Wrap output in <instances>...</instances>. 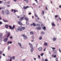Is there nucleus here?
Returning a JSON list of instances; mask_svg holds the SVG:
<instances>
[{
    "label": "nucleus",
    "instance_id": "nucleus-1",
    "mask_svg": "<svg viewBox=\"0 0 61 61\" xmlns=\"http://www.w3.org/2000/svg\"><path fill=\"white\" fill-rule=\"evenodd\" d=\"M25 29V27H22V26H20L18 27V28H16V32H18L19 30L20 31H22Z\"/></svg>",
    "mask_w": 61,
    "mask_h": 61
},
{
    "label": "nucleus",
    "instance_id": "nucleus-2",
    "mask_svg": "<svg viewBox=\"0 0 61 61\" xmlns=\"http://www.w3.org/2000/svg\"><path fill=\"white\" fill-rule=\"evenodd\" d=\"M8 26L9 27V28L10 29H11L12 30L14 29V28H15V25H13L12 27V26L10 25H9L8 26V25H5V27L7 29L8 28Z\"/></svg>",
    "mask_w": 61,
    "mask_h": 61
},
{
    "label": "nucleus",
    "instance_id": "nucleus-3",
    "mask_svg": "<svg viewBox=\"0 0 61 61\" xmlns=\"http://www.w3.org/2000/svg\"><path fill=\"white\" fill-rule=\"evenodd\" d=\"M22 36H23L24 38V39H27V37L26 36H25V35H21Z\"/></svg>",
    "mask_w": 61,
    "mask_h": 61
},
{
    "label": "nucleus",
    "instance_id": "nucleus-4",
    "mask_svg": "<svg viewBox=\"0 0 61 61\" xmlns=\"http://www.w3.org/2000/svg\"><path fill=\"white\" fill-rule=\"evenodd\" d=\"M43 49V48L42 47H40L38 48V50L39 51H41Z\"/></svg>",
    "mask_w": 61,
    "mask_h": 61
},
{
    "label": "nucleus",
    "instance_id": "nucleus-5",
    "mask_svg": "<svg viewBox=\"0 0 61 61\" xmlns=\"http://www.w3.org/2000/svg\"><path fill=\"white\" fill-rule=\"evenodd\" d=\"M5 13H6L7 15H9V11L7 10H6L5 11Z\"/></svg>",
    "mask_w": 61,
    "mask_h": 61
},
{
    "label": "nucleus",
    "instance_id": "nucleus-6",
    "mask_svg": "<svg viewBox=\"0 0 61 61\" xmlns=\"http://www.w3.org/2000/svg\"><path fill=\"white\" fill-rule=\"evenodd\" d=\"M18 23L20 25H23V24L20 21H18Z\"/></svg>",
    "mask_w": 61,
    "mask_h": 61
},
{
    "label": "nucleus",
    "instance_id": "nucleus-7",
    "mask_svg": "<svg viewBox=\"0 0 61 61\" xmlns=\"http://www.w3.org/2000/svg\"><path fill=\"white\" fill-rule=\"evenodd\" d=\"M24 18V17H21L20 18V19H19L20 21H22L23 20V19Z\"/></svg>",
    "mask_w": 61,
    "mask_h": 61
},
{
    "label": "nucleus",
    "instance_id": "nucleus-8",
    "mask_svg": "<svg viewBox=\"0 0 61 61\" xmlns=\"http://www.w3.org/2000/svg\"><path fill=\"white\" fill-rule=\"evenodd\" d=\"M29 6H24L23 7V9H27V8H29Z\"/></svg>",
    "mask_w": 61,
    "mask_h": 61
},
{
    "label": "nucleus",
    "instance_id": "nucleus-9",
    "mask_svg": "<svg viewBox=\"0 0 61 61\" xmlns=\"http://www.w3.org/2000/svg\"><path fill=\"white\" fill-rule=\"evenodd\" d=\"M36 28L37 30H41V27H36Z\"/></svg>",
    "mask_w": 61,
    "mask_h": 61
},
{
    "label": "nucleus",
    "instance_id": "nucleus-10",
    "mask_svg": "<svg viewBox=\"0 0 61 61\" xmlns=\"http://www.w3.org/2000/svg\"><path fill=\"white\" fill-rule=\"evenodd\" d=\"M7 37H9V36H10V32H9L8 33H7Z\"/></svg>",
    "mask_w": 61,
    "mask_h": 61
},
{
    "label": "nucleus",
    "instance_id": "nucleus-11",
    "mask_svg": "<svg viewBox=\"0 0 61 61\" xmlns=\"http://www.w3.org/2000/svg\"><path fill=\"white\" fill-rule=\"evenodd\" d=\"M44 45L45 46H48L47 44V43L46 42H45L44 44Z\"/></svg>",
    "mask_w": 61,
    "mask_h": 61
},
{
    "label": "nucleus",
    "instance_id": "nucleus-12",
    "mask_svg": "<svg viewBox=\"0 0 61 61\" xmlns=\"http://www.w3.org/2000/svg\"><path fill=\"white\" fill-rule=\"evenodd\" d=\"M51 24L52 26H56V25H55V23L53 22H52Z\"/></svg>",
    "mask_w": 61,
    "mask_h": 61
},
{
    "label": "nucleus",
    "instance_id": "nucleus-13",
    "mask_svg": "<svg viewBox=\"0 0 61 61\" xmlns=\"http://www.w3.org/2000/svg\"><path fill=\"white\" fill-rule=\"evenodd\" d=\"M7 40H8V39L7 38H5V39L4 40V42H6L7 41Z\"/></svg>",
    "mask_w": 61,
    "mask_h": 61
},
{
    "label": "nucleus",
    "instance_id": "nucleus-14",
    "mask_svg": "<svg viewBox=\"0 0 61 61\" xmlns=\"http://www.w3.org/2000/svg\"><path fill=\"white\" fill-rule=\"evenodd\" d=\"M33 51H34V48H31L30 51L31 52H33Z\"/></svg>",
    "mask_w": 61,
    "mask_h": 61
},
{
    "label": "nucleus",
    "instance_id": "nucleus-15",
    "mask_svg": "<svg viewBox=\"0 0 61 61\" xmlns=\"http://www.w3.org/2000/svg\"><path fill=\"white\" fill-rule=\"evenodd\" d=\"M44 14H45V13L44 12V10H43L42 11V13L41 14V15H44Z\"/></svg>",
    "mask_w": 61,
    "mask_h": 61
},
{
    "label": "nucleus",
    "instance_id": "nucleus-16",
    "mask_svg": "<svg viewBox=\"0 0 61 61\" xmlns=\"http://www.w3.org/2000/svg\"><path fill=\"white\" fill-rule=\"evenodd\" d=\"M3 36V34L2 33H0V37L1 39H2V36Z\"/></svg>",
    "mask_w": 61,
    "mask_h": 61
},
{
    "label": "nucleus",
    "instance_id": "nucleus-17",
    "mask_svg": "<svg viewBox=\"0 0 61 61\" xmlns=\"http://www.w3.org/2000/svg\"><path fill=\"white\" fill-rule=\"evenodd\" d=\"M52 51L53 52H54V53H56V52L55 50H53Z\"/></svg>",
    "mask_w": 61,
    "mask_h": 61
},
{
    "label": "nucleus",
    "instance_id": "nucleus-18",
    "mask_svg": "<svg viewBox=\"0 0 61 61\" xmlns=\"http://www.w3.org/2000/svg\"><path fill=\"white\" fill-rule=\"evenodd\" d=\"M42 28L44 30H46V27H44Z\"/></svg>",
    "mask_w": 61,
    "mask_h": 61
},
{
    "label": "nucleus",
    "instance_id": "nucleus-19",
    "mask_svg": "<svg viewBox=\"0 0 61 61\" xmlns=\"http://www.w3.org/2000/svg\"><path fill=\"white\" fill-rule=\"evenodd\" d=\"M56 39V38L55 37H54L53 38V41H55Z\"/></svg>",
    "mask_w": 61,
    "mask_h": 61
},
{
    "label": "nucleus",
    "instance_id": "nucleus-20",
    "mask_svg": "<svg viewBox=\"0 0 61 61\" xmlns=\"http://www.w3.org/2000/svg\"><path fill=\"white\" fill-rule=\"evenodd\" d=\"M37 26H38V27H39L40 26V24H36V25Z\"/></svg>",
    "mask_w": 61,
    "mask_h": 61
},
{
    "label": "nucleus",
    "instance_id": "nucleus-21",
    "mask_svg": "<svg viewBox=\"0 0 61 61\" xmlns=\"http://www.w3.org/2000/svg\"><path fill=\"white\" fill-rule=\"evenodd\" d=\"M18 44H19V45L22 48V46H21V43H18Z\"/></svg>",
    "mask_w": 61,
    "mask_h": 61
},
{
    "label": "nucleus",
    "instance_id": "nucleus-22",
    "mask_svg": "<svg viewBox=\"0 0 61 61\" xmlns=\"http://www.w3.org/2000/svg\"><path fill=\"white\" fill-rule=\"evenodd\" d=\"M32 25H33V26H36V25L35 23H32Z\"/></svg>",
    "mask_w": 61,
    "mask_h": 61
},
{
    "label": "nucleus",
    "instance_id": "nucleus-23",
    "mask_svg": "<svg viewBox=\"0 0 61 61\" xmlns=\"http://www.w3.org/2000/svg\"><path fill=\"white\" fill-rule=\"evenodd\" d=\"M4 10H2L1 12L2 14V15H3L4 14Z\"/></svg>",
    "mask_w": 61,
    "mask_h": 61
},
{
    "label": "nucleus",
    "instance_id": "nucleus-24",
    "mask_svg": "<svg viewBox=\"0 0 61 61\" xmlns=\"http://www.w3.org/2000/svg\"><path fill=\"white\" fill-rule=\"evenodd\" d=\"M25 19L26 20V21H28V18L25 17Z\"/></svg>",
    "mask_w": 61,
    "mask_h": 61
},
{
    "label": "nucleus",
    "instance_id": "nucleus-25",
    "mask_svg": "<svg viewBox=\"0 0 61 61\" xmlns=\"http://www.w3.org/2000/svg\"><path fill=\"white\" fill-rule=\"evenodd\" d=\"M39 39L40 40H41L42 39V36H40L39 38Z\"/></svg>",
    "mask_w": 61,
    "mask_h": 61
},
{
    "label": "nucleus",
    "instance_id": "nucleus-26",
    "mask_svg": "<svg viewBox=\"0 0 61 61\" xmlns=\"http://www.w3.org/2000/svg\"><path fill=\"white\" fill-rule=\"evenodd\" d=\"M3 21L5 22H8L7 20H3Z\"/></svg>",
    "mask_w": 61,
    "mask_h": 61
},
{
    "label": "nucleus",
    "instance_id": "nucleus-27",
    "mask_svg": "<svg viewBox=\"0 0 61 61\" xmlns=\"http://www.w3.org/2000/svg\"><path fill=\"white\" fill-rule=\"evenodd\" d=\"M34 15L36 17H37L38 16L37 15H36V14H34Z\"/></svg>",
    "mask_w": 61,
    "mask_h": 61
},
{
    "label": "nucleus",
    "instance_id": "nucleus-28",
    "mask_svg": "<svg viewBox=\"0 0 61 61\" xmlns=\"http://www.w3.org/2000/svg\"><path fill=\"white\" fill-rule=\"evenodd\" d=\"M30 35H33V32L32 31H31L30 32Z\"/></svg>",
    "mask_w": 61,
    "mask_h": 61
},
{
    "label": "nucleus",
    "instance_id": "nucleus-29",
    "mask_svg": "<svg viewBox=\"0 0 61 61\" xmlns=\"http://www.w3.org/2000/svg\"><path fill=\"white\" fill-rule=\"evenodd\" d=\"M12 42L11 41H10L9 42H8V44H12Z\"/></svg>",
    "mask_w": 61,
    "mask_h": 61
},
{
    "label": "nucleus",
    "instance_id": "nucleus-30",
    "mask_svg": "<svg viewBox=\"0 0 61 61\" xmlns=\"http://www.w3.org/2000/svg\"><path fill=\"white\" fill-rule=\"evenodd\" d=\"M58 15H55V18H57V17H58Z\"/></svg>",
    "mask_w": 61,
    "mask_h": 61
},
{
    "label": "nucleus",
    "instance_id": "nucleus-31",
    "mask_svg": "<svg viewBox=\"0 0 61 61\" xmlns=\"http://www.w3.org/2000/svg\"><path fill=\"white\" fill-rule=\"evenodd\" d=\"M44 55V53H42L41 54V56H43Z\"/></svg>",
    "mask_w": 61,
    "mask_h": 61
},
{
    "label": "nucleus",
    "instance_id": "nucleus-32",
    "mask_svg": "<svg viewBox=\"0 0 61 61\" xmlns=\"http://www.w3.org/2000/svg\"><path fill=\"white\" fill-rule=\"evenodd\" d=\"M41 27L42 28L44 27V25H43V24H41Z\"/></svg>",
    "mask_w": 61,
    "mask_h": 61
},
{
    "label": "nucleus",
    "instance_id": "nucleus-33",
    "mask_svg": "<svg viewBox=\"0 0 61 61\" xmlns=\"http://www.w3.org/2000/svg\"><path fill=\"white\" fill-rule=\"evenodd\" d=\"M30 47L31 48H33V45H32L30 46Z\"/></svg>",
    "mask_w": 61,
    "mask_h": 61
},
{
    "label": "nucleus",
    "instance_id": "nucleus-34",
    "mask_svg": "<svg viewBox=\"0 0 61 61\" xmlns=\"http://www.w3.org/2000/svg\"><path fill=\"white\" fill-rule=\"evenodd\" d=\"M41 34H45V32H44V31H42L41 32Z\"/></svg>",
    "mask_w": 61,
    "mask_h": 61
},
{
    "label": "nucleus",
    "instance_id": "nucleus-35",
    "mask_svg": "<svg viewBox=\"0 0 61 61\" xmlns=\"http://www.w3.org/2000/svg\"><path fill=\"white\" fill-rule=\"evenodd\" d=\"M29 46H30L32 45V44H31L30 43H29Z\"/></svg>",
    "mask_w": 61,
    "mask_h": 61
},
{
    "label": "nucleus",
    "instance_id": "nucleus-36",
    "mask_svg": "<svg viewBox=\"0 0 61 61\" xmlns=\"http://www.w3.org/2000/svg\"><path fill=\"white\" fill-rule=\"evenodd\" d=\"M55 58H56V55H55L54 56H53Z\"/></svg>",
    "mask_w": 61,
    "mask_h": 61
},
{
    "label": "nucleus",
    "instance_id": "nucleus-37",
    "mask_svg": "<svg viewBox=\"0 0 61 61\" xmlns=\"http://www.w3.org/2000/svg\"><path fill=\"white\" fill-rule=\"evenodd\" d=\"M2 53V51H0V55H1Z\"/></svg>",
    "mask_w": 61,
    "mask_h": 61
},
{
    "label": "nucleus",
    "instance_id": "nucleus-38",
    "mask_svg": "<svg viewBox=\"0 0 61 61\" xmlns=\"http://www.w3.org/2000/svg\"><path fill=\"white\" fill-rule=\"evenodd\" d=\"M56 61H58V59L57 58H56Z\"/></svg>",
    "mask_w": 61,
    "mask_h": 61
},
{
    "label": "nucleus",
    "instance_id": "nucleus-39",
    "mask_svg": "<svg viewBox=\"0 0 61 61\" xmlns=\"http://www.w3.org/2000/svg\"><path fill=\"white\" fill-rule=\"evenodd\" d=\"M10 46H8V50H9V49H10Z\"/></svg>",
    "mask_w": 61,
    "mask_h": 61
},
{
    "label": "nucleus",
    "instance_id": "nucleus-40",
    "mask_svg": "<svg viewBox=\"0 0 61 61\" xmlns=\"http://www.w3.org/2000/svg\"><path fill=\"white\" fill-rule=\"evenodd\" d=\"M31 37H32V38L33 39V38H34L35 37H34V36H31Z\"/></svg>",
    "mask_w": 61,
    "mask_h": 61
},
{
    "label": "nucleus",
    "instance_id": "nucleus-41",
    "mask_svg": "<svg viewBox=\"0 0 61 61\" xmlns=\"http://www.w3.org/2000/svg\"><path fill=\"white\" fill-rule=\"evenodd\" d=\"M12 58H13V59H15V56H13Z\"/></svg>",
    "mask_w": 61,
    "mask_h": 61
},
{
    "label": "nucleus",
    "instance_id": "nucleus-42",
    "mask_svg": "<svg viewBox=\"0 0 61 61\" xmlns=\"http://www.w3.org/2000/svg\"><path fill=\"white\" fill-rule=\"evenodd\" d=\"M28 15H31V13L30 12V13H28Z\"/></svg>",
    "mask_w": 61,
    "mask_h": 61
},
{
    "label": "nucleus",
    "instance_id": "nucleus-43",
    "mask_svg": "<svg viewBox=\"0 0 61 61\" xmlns=\"http://www.w3.org/2000/svg\"><path fill=\"white\" fill-rule=\"evenodd\" d=\"M45 61H48V60L46 59H45Z\"/></svg>",
    "mask_w": 61,
    "mask_h": 61
},
{
    "label": "nucleus",
    "instance_id": "nucleus-44",
    "mask_svg": "<svg viewBox=\"0 0 61 61\" xmlns=\"http://www.w3.org/2000/svg\"><path fill=\"white\" fill-rule=\"evenodd\" d=\"M42 61H45V60L44 58H42Z\"/></svg>",
    "mask_w": 61,
    "mask_h": 61
},
{
    "label": "nucleus",
    "instance_id": "nucleus-45",
    "mask_svg": "<svg viewBox=\"0 0 61 61\" xmlns=\"http://www.w3.org/2000/svg\"><path fill=\"white\" fill-rule=\"evenodd\" d=\"M38 57L39 58H40V56L39 55H38Z\"/></svg>",
    "mask_w": 61,
    "mask_h": 61
},
{
    "label": "nucleus",
    "instance_id": "nucleus-46",
    "mask_svg": "<svg viewBox=\"0 0 61 61\" xmlns=\"http://www.w3.org/2000/svg\"><path fill=\"white\" fill-rule=\"evenodd\" d=\"M14 13H15V12H16V11L15 10V9L14 10Z\"/></svg>",
    "mask_w": 61,
    "mask_h": 61
},
{
    "label": "nucleus",
    "instance_id": "nucleus-47",
    "mask_svg": "<svg viewBox=\"0 0 61 61\" xmlns=\"http://www.w3.org/2000/svg\"><path fill=\"white\" fill-rule=\"evenodd\" d=\"M2 22L1 21L0 22V24L2 25Z\"/></svg>",
    "mask_w": 61,
    "mask_h": 61
},
{
    "label": "nucleus",
    "instance_id": "nucleus-48",
    "mask_svg": "<svg viewBox=\"0 0 61 61\" xmlns=\"http://www.w3.org/2000/svg\"><path fill=\"white\" fill-rule=\"evenodd\" d=\"M51 48H52V49H55V48H53V47H51Z\"/></svg>",
    "mask_w": 61,
    "mask_h": 61
},
{
    "label": "nucleus",
    "instance_id": "nucleus-49",
    "mask_svg": "<svg viewBox=\"0 0 61 61\" xmlns=\"http://www.w3.org/2000/svg\"><path fill=\"white\" fill-rule=\"evenodd\" d=\"M59 8H61V5H60L59 6Z\"/></svg>",
    "mask_w": 61,
    "mask_h": 61
},
{
    "label": "nucleus",
    "instance_id": "nucleus-50",
    "mask_svg": "<svg viewBox=\"0 0 61 61\" xmlns=\"http://www.w3.org/2000/svg\"><path fill=\"white\" fill-rule=\"evenodd\" d=\"M26 1V2L27 3H28V0H27Z\"/></svg>",
    "mask_w": 61,
    "mask_h": 61
},
{
    "label": "nucleus",
    "instance_id": "nucleus-51",
    "mask_svg": "<svg viewBox=\"0 0 61 61\" xmlns=\"http://www.w3.org/2000/svg\"><path fill=\"white\" fill-rule=\"evenodd\" d=\"M14 11V10L13 9H11V11L12 12H13V11Z\"/></svg>",
    "mask_w": 61,
    "mask_h": 61
},
{
    "label": "nucleus",
    "instance_id": "nucleus-52",
    "mask_svg": "<svg viewBox=\"0 0 61 61\" xmlns=\"http://www.w3.org/2000/svg\"><path fill=\"white\" fill-rule=\"evenodd\" d=\"M12 58H13L12 57H10V59H12Z\"/></svg>",
    "mask_w": 61,
    "mask_h": 61
},
{
    "label": "nucleus",
    "instance_id": "nucleus-53",
    "mask_svg": "<svg viewBox=\"0 0 61 61\" xmlns=\"http://www.w3.org/2000/svg\"><path fill=\"white\" fill-rule=\"evenodd\" d=\"M59 52H61V50H60V49H59Z\"/></svg>",
    "mask_w": 61,
    "mask_h": 61
},
{
    "label": "nucleus",
    "instance_id": "nucleus-54",
    "mask_svg": "<svg viewBox=\"0 0 61 61\" xmlns=\"http://www.w3.org/2000/svg\"><path fill=\"white\" fill-rule=\"evenodd\" d=\"M10 38H11V39H12V36L10 37Z\"/></svg>",
    "mask_w": 61,
    "mask_h": 61
},
{
    "label": "nucleus",
    "instance_id": "nucleus-55",
    "mask_svg": "<svg viewBox=\"0 0 61 61\" xmlns=\"http://www.w3.org/2000/svg\"><path fill=\"white\" fill-rule=\"evenodd\" d=\"M35 1L36 2V3H37V0H35Z\"/></svg>",
    "mask_w": 61,
    "mask_h": 61
},
{
    "label": "nucleus",
    "instance_id": "nucleus-56",
    "mask_svg": "<svg viewBox=\"0 0 61 61\" xmlns=\"http://www.w3.org/2000/svg\"><path fill=\"white\" fill-rule=\"evenodd\" d=\"M0 20H2V18L1 17V16H0Z\"/></svg>",
    "mask_w": 61,
    "mask_h": 61
},
{
    "label": "nucleus",
    "instance_id": "nucleus-57",
    "mask_svg": "<svg viewBox=\"0 0 61 61\" xmlns=\"http://www.w3.org/2000/svg\"><path fill=\"white\" fill-rule=\"evenodd\" d=\"M2 2V1L0 0V4Z\"/></svg>",
    "mask_w": 61,
    "mask_h": 61
},
{
    "label": "nucleus",
    "instance_id": "nucleus-58",
    "mask_svg": "<svg viewBox=\"0 0 61 61\" xmlns=\"http://www.w3.org/2000/svg\"><path fill=\"white\" fill-rule=\"evenodd\" d=\"M46 48H45L44 49V51H45V50H46Z\"/></svg>",
    "mask_w": 61,
    "mask_h": 61
},
{
    "label": "nucleus",
    "instance_id": "nucleus-59",
    "mask_svg": "<svg viewBox=\"0 0 61 61\" xmlns=\"http://www.w3.org/2000/svg\"><path fill=\"white\" fill-rule=\"evenodd\" d=\"M46 10H47V7H46Z\"/></svg>",
    "mask_w": 61,
    "mask_h": 61
},
{
    "label": "nucleus",
    "instance_id": "nucleus-60",
    "mask_svg": "<svg viewBox=\"0 0 61 61\" xmlns=\"http://www.w3.org/2000/svg\"><path fill=\"white\" fill-rule=\"evenodd\" d=\"M10 6V5H7V7H9Z\"/></svg>",
    "mask_w": 61,
    "mask_h": 61
},
{
    "label": "nucleus",
    "instance_id": "nucleus-61",
    "mask_svg": "<svg viewBox=\"0 0 61 61\" xmlns=\"http://www.w3.org/2000/svg\"><path fill=\"white\" fill-rule=\"evenodd\" d=\"M3 56H5V55L4 54H3Z\"/></svg>",
    "mask_w": 61,
    "mask_h": 61
},
{
    "label": "nucleus",
    "instance_id": "nucleus-62",
    "mask_svg": "<svg viewBox=\"0 0 61 61\" xmlns=\"http://www.w3.org/2000/svg\"><path fill=\"white\" fill-rule=\"evenodd\" d=\"M8 4H10V2L9 1H8Z\"/></svg>",
    "mask_w": 61,
    "mask_h": 61
},
{
    "label": "nucleus",
    "instance_id": "nucleus-63",
    "mask_svg": "<svg viewBox=\"0 0 61 61\" xmlns=\"http://www.w3.org/2000/svg\"><path fill=\"white\" fill-rule=\"evenodd\" d=\"M2 9V8L0 7V10Z\"/></svg>",
    "mask_w": 61,
    "mask_h": 61
},
{
    "label": "nucleus",
    "instance_id": "nucleus-64",
    "mask_svg": "<svg viewBox=\"0 0 61 61\" xmlns=\"http://www.w3.org/2000/svg\"><path fill=\"white\" fill-rule=\"evenodd\" d=\"M6 34H7V31H6Z\"/></svg>",
    "mask_w": 61,
    "mask_h": 61
}]
</instances>
